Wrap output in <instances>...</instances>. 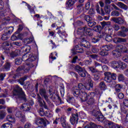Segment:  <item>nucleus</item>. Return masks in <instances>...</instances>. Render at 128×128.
<instances>
[{"mask_svg":"<svg viewBox=\"0 0 128 128\" xmlns=\"http://www.w3.org/2000/svg\"><path fill=\"white\" fill-rule=\"evenodd\" d=\"M77 34L80 36V38H82V43L80 44L81 46H84V48H90L88 46L90 42L86 40L84 38L82 37L84 36H92V32L90 28L88 27L78 28L77 30Z\"/></svg>","mask_w":128,"mask_h":128,"instance_id":"obj_1","label":"nucleus"},{"mask_svg":"<svg viewBox=\"0 0 128 128\" xmlns=\"http://www.w3.org/2000/svg\"><path fill=\"white\" fill-rule=\"evenodd\" d=\"M84 94H86V92H84V86L82 83L78 84V87L75 86L72 88V94L76 98H82Z\"/></svg>","mask_w":128,"mask_h":128,"instance_id":"obj_2","label":"nucleus"},{"mask_svg":"<svg viewBox=\"0 0 128 128\" xmlns=\"http://www.w3.org/2000/svg\"><path fill=\"white\" fill-rule=\"evenodd\" d=\"M13 96H15L16 98H22L24 102H26V96L24 90H22V88L20 87L18 85H16L14 88L13 91Z\"/></svg>","mask_w":128,"mask_h":128,"instance_id":"obj_3","label":"nucleus"},{"mask_svg":"<svg viewBox=\"0 0 128 128\" xmlns=\"http://www.w3.org/2000/svg\"><path fill=\"white\" fill-rule=\"evenodd\" d=\"M96 92H92L88 93H84V96H82V98H84V100H87L86 102L88 104L92 106V104H96V100H95Z\"/></svg>","mask_w":128,"mask_h":128,"instance_id":"obj_4","label":"nucleus"},{"mask_svg":"<svg viewBox=\"0 0 128 128\" xmlns=\"http://www.w3.org/2000/svg\"><path fill=\"white\" fill-rule=\"evenodd\" d=\"M105 78L104 80L106 82H112V80H116V74L115 73H112L110 72H106L104 73Z\"/></svg>","mask_w":128,"mask_h":128,"instance_id":"obj_5","label":"nucleus"},{"mask_svg":"<svg viewBox=\"0 0 128 128\" xmlns=\"http://www.w3.org/2000/svg\"><path fill=\"white\" fill-rule=\"evenodd\" d=\"M114 46L112 44L102 46L101 48V52H100V56H106L108 54V52L110 50H112Z\"/></svg>","mask_w":128,"mask_h":128,"instance_id":"obj_6","label":"nucleus"},{"mask_svg":"<svg viewBox=\"0 0 128 128\" xmlns=\"http://www.w3.org/2000/svg\"><path fill=\"white\" fill-rule=\"evenodd\" d=\"M31 103L24 104L22 105L20 109L23 112H32L34 109L32 108L30 106H34V101L31 100Z\"/></svg>","mask_w":128,"mask_h":128,"instance_id":"obj_7","label":"nucleus"},{"mask_svg":"<svg viewBox=\"0 0 128 128\" xmlns=\"http://www.w3.org/2000/svg\"><path fill=\"white\" fill-rule=\"evenodd\" d=\"M32 64L30 62H25L23 66H20L16 70L17 72H20L22 70H30Z\"/></svg>","mask_w":128,"mask_h":128,"instance_id":"obj_8","label":"nucleus"},{"mask_svg":"<svg viewBox=\"0 0 128 128\" xmlns=\"http://www.w3.org/2000/svg\"><path fill=\"white\" fill-rule=\"evenodd\" d=\"M74 69L76 71L78 72V74L82 76V78H84L86 77V71L84 68L80 67V66L77 65L76 66Z\"/></svg>","mask_w":128,"mask_h":128,"instance_id":"obj_9","label":"nucleus"},{"mask_svg":"<svg viewBox=\"0 0 128 128\" xmlns=\"http://www.w3.org/2000/svg\"><path fill=\"white\" fill-rule=\"evenodd\" d=\"M104 128H122V126L120 125L116 124L115 123L110 121H107L104 124Z\"/></svg>","mask_w":128,"mask_h":128,"instance_id":"obj_10","label":"nucleus"},{"mask_svg":"<svg viewBox=\"0 0 128 128\" xmlns=\"http://www.w3.org/2000/svg\"><path fill=\"white\" fill-rule=\"evenodd\" d=\"M78 122V114H72V116L70 118V122L72 124H76Z\"/></svg>","mask_w":128,"mask_h":128,"instance_id":"obj_11","label":"nucleus"},{"mask_svg":"<svg viewBox=\"0 0 128 128\" xmlns=\"http://www.w3.org/2000/svg\"><path fill=\"white\" fill-rule=\"evenodd\" d=\"M94 116L98 122H104V120H106V118H104L102 112H96L94 114Z\"/></svg>","mask_w":128,"mask_h":128,"instance_id":"obj_12","label":"nucleus"},{"mask_svg":"<svg viewBox=\"0 0 128 128\" xmlns=\"http://www.w3.org/2000/svg\"><path fill=\"white\" fill-rule=\"evenodd\" d=\"M36 124H44V126H46V122L44 118L38 117L35 119Z\"/></svg>","mask_w":128,"mask_h":128,"instance_id":"obj_13","label":"nucleus"},{"mask_svg":"<svg viewBox=\"0 0 128 128\" xmlns=\"http://www.w3.org/2000/svg\"><path fill=\"white\" fill-rule=\"evenodd\" d=\"M112 20L116 24H126L124 20L122 18H112Z\"/></svg>","mask_w":128,"mask_h":128,"instance_id":"obj_14","label":"nucleus"},{"mask_svg":"<svg viewBox=\"0 0 128 128\" xmlns=\"http://www.w3.org/2000/svg\"><path fill=\"white\" fill-rule=\"evenodd\" d=\"M39 92L40 96H42L46 102H48V95L46 94V89H40Z\"/></svg>","mask_w":128,"mask_h":128,"instance_id":"obj_15","label":"nucleus"},{"mask_svg":"<svg viewBox=\"0 0 128 128\" xmlns=\"http://www.w3.org/2000/svg\"><path fill=\"white\" fill-rule=\"evenodd\" d=\"M57 34H59L60 38H64V37L66 38V29L64 28V26H63L62 28L58 30Z\"/></svg>","mask_w":128,"mask_h":128,"instance_id":"obj_16","label":"nucleus"},{"mask_svg":"<svg viewBox=\"0 0 128 128\" xmlns=\"http://www.w3.org/2000/svg\"><path fill=\"white\" fill-rule=\"evenodd\" d=\"M103 37L104 34L99 33L98 36H95L92 38V42L96 44L98 42L100 41V38H102Z\"/></svg>","mask_w":128,"mask_h":128,"instance_id":"obj_17","label":"nucleus"},{"mask_svg":"<svg viewBox=\"0 0 128 128\" xmlns=\"http://www.w3.org/2000/svg\"><path fill=\"white\" fill-rule=\"evenodd\" d=\"M122 112L126 115V118H122V120L123 122H128V110H126L124 108H121Z\"/></svg>","mask_w":128,"mask_h":128,"instance_id":"obj_18","label":"nucleus"},{"mask_svg":"<svg viewBox=\"0 0 128 128\" xmlns=\"http://www.w3.org/2000/svg\"><path fill=\"white\" fill-rule=\"evenodd\" d=\"M84 50L82 48H78V46H76L74 49L72 50V53L73 54H82Z\"/></svg>","mask_w":128,"mask_h":128,"instance_id":"obj_19","label":"nucleus"},{"mask_svg":"<svg viewBox=\"0 0 128 128\" xmlns=\"http://www.w3.org/2000/svg\"><path fill=\"white\" fill-rule=\"evenodd\" d=\"M113 42L115 44H120V42H126V38H114L113 40Z\"/></svg>","mask_w":128,"mask_h":128,"instance_id":"obj_20","label":"nucleus"},{"mask_svg":"<svg viewBox=\"0 0 128 128\" xmlns=\"http://www.w3.org/2000/svg\"><path fill=\"white\" fill-rule=\"evenodd\" d=\"M10 66H12V63L10 62H6L2 68V70L8 72V70H10Z\"/></svg>","mask_w":128,"mask_h":128,"instance_id":"obj_21","label":"nucleus"},{"mask_svg":"<svg viewBox=\"0 0 128 128\" xmlns=\"http://www.w3.org/2000/svg\"><path fill=\"white\" fill-rule=\"evenodd\" d=\"M94 88V82L92 80H90L88 82V84H87L84 87V90H90V88Z\"/></svg>","mask_w":128,"mask_h":128,"instance_id":"obj_22","label":"nucleus"},{"mask_svg":"<svg viewBox=\"0 0 128 128\" xmlns=\"http://www.w3.org/2000/svg\"><path fill=\"white\" fill-rule=\"evenodd\" d=\"M110 64L112 68H120V63L116 61H112L110 62Z\"/></svg>","mask_w":128,"mask_h":128,"instance_id":"obj_23","label":"nucleus"},{"mask_svg":"<svg viewBox=\"0 0 128 128\" xmlns=\"http://www.w3.org/2000/svg\"><path fill=\"white\" fill-rule=\"evenodd\" d=\"M117 5L118 6H119V8H122L125 10H128V6L126 5L125 4H124V3L122 2H118Z\"/></svg>","mask_w":128,"mask_h":128,"instance_id":"obj_24","label":"nucleus"},{"mask_svg":"<svg viewBox=\"0 0 128 128\" xmlns=\"http://www.w3.org/2000/svg\"><path fill=\"white\" fill-rule=\"evenodd\" d=\"M21 50L22 52H28L30 50V46L25 45L22 47Z\"/></svg>","mask_w":128,"mask_h":128,"instance_id":"obj_25","label":"nucleus"},{"mask_svg":"<svg viewBox=\"0 0 128 128\" xmlns=\"http://www.w3.org/2000/svg\"><path fill=\"white\" fill-rule=\"evenodd\" d=\"M6 120L10 122H16V118H14V116L12 115L8 116L6 117Z\"/></svg>","mask_w":128,"mask_h":128,"instance_id":"obj_26","label":"nucleus"},{"mask_svg":"<svg viewBox=\"0 0 128 128\" xmlns=\"http://www.w3.org/2000/svg\"><path fill=\"white\" fill-rule=\"evenodd\" d=\"M67 102H69V104H76V100L72 96H68L67 98Z\"/></svg>","mask_w":128,"mask_h":128,"instance_id":"obj_27","label":"nucleus"},{"mask_svg":"<svg viewBox=\"0 0 128 128\" xmlns=\"http://www.w3.org/2000/svg\"><path fill=\"white\" fill-rule=\"evenodd\" d=\"M116 50H118L119 52H124V48L122 45H118L116 46Z\"/></svg>","mask_w":128,"mask_h":128,"instance_id":"obj_28","label":"nucleus"},{"mask_svg":"<svg viewBox=\"0 0 128 128\" xmlns=\"http://www.w3.org/2000/svg\"><path fill=\"white\" fill-rule=\"evenodd\" d=\"M28 58H26V60H28V62H34V60H36V58L34 56V54L32 53H30L28 54Z\"/></svg>","mask_w":128,"mask_h":128,"instance_id":"obj_29","label":"nucleus"},{"mask_svg":"<svg viewBox=\"0 0 128 128\" xmlns=\"http://www.w3.org/2000/svg\"><path fill=\"white\" fill-rule=\"evenodd\" d=\"M88 68L91 72H92V74L97 72L98 74H100V72H102L98 71V70H96V68H94V66L89 67Z\"/></svg>","mask_w":128,"mask_h":128,"instance_id":"obj_30","label":"nucleus"},{"mask_svg":"<svg viewBox=\"0 0 128 128\" xmlns=\"http://www.w3.org/2000/svg\"><path fill=\"white\" fill-rule=\"evenodd\" d=\"M6 30H8V32H5L6 34H8V36H10L11 34L14 32V27H6Z\"/></svg>","mask_w":128,"mask_h":128,"instance_id":"obj_31","label":"nucleus"},{"mask_svg":"<svg viewBox=\"0 0 128 128\" xmlns=\"http://www.w3.org/2000/svg\"><path fill=\"white\" fill-rule=\"evenodd\" d=\"M76 2V0H68L66 4L69 8H70V6H74Z\"/></svg>","mask_w":128,"mask_h":128,"instance_id":"obj_32","label":"nucleus"},{"mask_svg":"<svg viewBox=\"0 0 128 128\" xmlns=\"http://www.w3.org/2000/svg\"><path fill=\"white\" fill-rule=\"evenodd\" d=\"M84 128H96V124L91 122L88 124L86 125Z\"/></svg>","mask_w":128,"mask_h":128,"instance_id":"obj_33","label":"nucleus"},{"mask_svg":"<svg viewBox=\"0 0 128 128\" xmlns=\"http://www.w3.org/2000/svg\"><path fill=\"white\" fill-rule=\"evenodd\" d=\"M99 88L103 90H106L107 87L106 85V84H104V82H101L99 84Z\"/></svg>","mask_w":128,"mask_h":128,"instance_id":"obj_34","label":"nucleus"},{"mask_svg":"<svg viewBox=\"0 0 128 128\" xmlns=\"http://www.w3.org/2000/svg\"><path fill=\"white\" fill-rule=\"evenodd\" d=\"M101 26H102V28H108V26H110V22H101Z\"/></svg>","mask_w":128,"mask_h":128,"instance_id":"obj_35","label":"nucleus"},{"mask_svg":"<svg viewBox=\"0 0 128 128\" xmlns=\"http://www.w3.org/2000/svg\"><path fill=\"white\" fill-rule=\"evenodd\" d=\"M120 51H118V50H115L112 52V54L114 56H116V58H118V56H120Z\"/></svg>","mask_w":128,"mask_h":128,"instance_id":"obj_36","label":"nucleus"},{"mask_svg":"<svg viewBox=\"0 0 128 128\" xmlns=\"http://www.w3.org/2000/svg\"><path fill=\"white\" fill-rule=\"evenodd\" d=\"M37 96H38V100L39 104H40V106H44V101L42 100V97H40V94H37Z\"/></svg>","mask_w":128,"mask_h":128,"instance_id":"obj_37","label":"nucleus"},{"mask_svg":"<svg viewBox=\"0 0 128 128\" xmlns=\"http://www.w3.org/2000/svg\"><path fill=\"white\" fill-rule=\"evenodd\" d=\"M128 65L126 64L124 62H120L119 63V68L121 70H124V68H126Z\"/></svg>","mask_w":128,"mask_h":128,"instance_id":"obj_38","label":"nucleus"},{"mask_svg":"<svg viewBox=\"0 0 128 128\" xmlns=\"http://www.w3.org/2000/svg\"><path fill=\"white\" fill-rule=\"evenodd\" d=\"M60 90L61 96L64 98V85L60 86Z\"/></svg>","mask_w":128,"mask_h":128,"instance_id":"obj_39","label":"nucleus"},{"mask_svg":"<svg viewBox=\"0 0 128 128\" xmlns=\"http://www.w3.org/2000/svg\"><path fill=\"white\" fill-rule=\"evenodd\" d=\"M6 116V114L4 110H0V120H4V118Z\"/></svg>","mask_w":128,"mask_h":128,"instance_id":"obj_40","label":"nucleus"},{"mask_svg":"<svg viewBox=\"0 0 128 128\" xmlns=\"http://www.w3.org/2000/svg\"><path fill=\"white\" fill-rule=\"evenodd\" d=\"M123 104L124 106V108H125V110H127V112L128 111V99H124L123 101Z\"/></svg>","mask_w":128,"mask_h":128,"instance_id":"obj_41","label":"nucleus"},{"mask_svg":"<svg viewBox=\"0 0 128 128\" xmlns=\"http://www.w3.org/2000/svg\"><path fill=\"white\" fill-rule=\"evenodd\" d=\"M122 88V86L120 84H117L115 86V90L117 92H120Z\"/></svg>","mask_w":128,"mask_h":128,"instance_id":"obj_42","label":"nucleus"},{"mask_svg":"<svg viewBox=\"0 0 128 128\" xmlns=\"http://www.w3.org/2000/svg\"><path fill=\"white\" fill-rule=\"evenodd\" d=\"M104 12L108 14H110V7L108 5L104 6Z\"/></svg>","mask_w":128,"mask_h":128,"instance_id":"obj_43","label":"nucleus"},{"mask_svg":"<svg viewBox=\"0 0 128 128\" xmlns=\"http://www.w3.org/2000/svg\"><path fill=\"white\" fill-rule=\"evenodd\" d=\"M2 127L4 128H12V125L10 122L4 124L2 125Z\"/></svg>","mask_w":128,"mask_h":128,"instance_id":"obj_44","label":"nucleus"},{"mask_svg":"<svg viewBox=\"0 0 128 128\" xmlns=\"http://www.w3.org/2000/svg\"><path fill=\"white\" fill-rule=\"evenodd\" d=\"M8 38H10V36L8 34H6V33L5 32L2 35V40H8Z\"/></svg>","mask_w":128,"mask_h":128,"instance_id":"obj_45","label":"nucleus"},{"mask_svg":"<svg viewBox=\"0 0 128 128\" xmlns=\"http://www.w3.org/2000/svg\"><path fill=\"white\" fill-rule=\"evenodd\" d=\"M126 32L120 30L118 32V35L120 36H122V38H126Z\"/></svg>","mask_w":128,"mask_h":128,"instance_id":"obj_46","label":"nucleus"},{"mask_svg":"<svg viewBox=\"0 0 128 128\" xmlns=\"http://www.w3.org/2000/svg\"><path fill=\"white\" fill-rule=\"evenodd\" d=\"M58 120H60V122H66V116L64 115H62L61 118H58Z\"/></svg>","mask_w":128,"mask_h":128,"instance_id":"obj_47","label":"nucleus"},{"mask_svg":"<svg viewBox=\"0 0 128 128\" xmlns=\"http://www.w3.org/2000/svg\"><path fill=\"white\" fill-rule=\"evenodd\" d=\"M88 26H90V28H92V26H96V22H94V21H90L89 22H88Z\"/></svg>","mask_w":128,"mask_h":128,"instance_id":"obj_48","label":"nucleus"},{"mask_svg":"<svg viewBox=\"0 0 128 128\" xmlns=\"http://www.w3.org/2000/svg\"><path fill=\"white\" fill-rule=\"evenodd\" d=\"M85 20L88 23L90 22L92 20V18L90 17V16L87 15L84 18Z\"/></svg>","mask_w":128,"mask_h":128,"instance_id":"obj_49","label":"nucleus"},{"mask_svg":"<svg viewBox=\"0 0 128 128\" xmlns=\"http://www.w3.org/2000/svg\"><path fill=\"white\" fill-rule=\"evenodd\" d=\"M118 82H124V76L122 74H119L118 76Z\"/></svg>","mask_w":128,"mask_h":128,"instance_id":"obj_50","label":"nucleus"},{"mask_svg":"<svg viewBox=\"0 0 128 128\" xmlns=\"http://www.w3.org/2000/svg\"><path fill=\"white\" fill-rule=\"evenodd\" d=\"M111 16H120V12L116 10L112 11L111 12Z\"/></svg>","mask_w":128,"mask_h":128,"instance_id":"obj_51","label":"nucleus"},{"mask_svg":"<svg viewBox=\"0 0 128 128\" xmlns=\"http://www.w3.org/2000/svg\"><path fill=\"white\" fill-rule=\"evenodd\" d=\"M22 30H24V25L20 24L19 27L17 30V32H15V34H20V32H22Z\"/></svg>","mask_w":128,"mask_h":128,"instance_id":"obj_52","label":"nucleus"},{"mask_svg":"<svg viewBox=\"0 0 128 128\" xmlns=\"http://www.w3.org/2000/svg\"><path fill=\"white\" fill-rule=\"evenodd\" d=\"M46 112H44L43 108H40L39 110V114L40 116H46Z\"/></svg>","mask_w":128,"mask_h":128,"instance_id":"obj_53","label":"nucleus"},{"mask_svg":"<svg viewBox=\"0 0 128 128\" xmlns=\"http://www.w3.org/2000/svg\"><path fill=\"white\" fill-rule=\"evenodd\" d=\"M49 92L50 94V98H51V100H55L56 96V94H52V91H50V90H49Z\"/></svg>","mask_w":128,"mask_h":128,"instance_id":"obj_54","label":"nucleus"},{"mask_svg":"<svg viewBox=\"0 0 128 128\" xmlns=\"http://www.w3.org/2000/svg\"><path fill=\"white\" fill-rule=\"evenodd\" d=\"M6 110L8 114H12V112L14 110V107H8L7 108Z\"/></svg>","mask_w":128,"mask_h":128,"instance_id":"obj_55","label":"nucleus"},{"mask_svg":"<svg viewBox=\"0 0 128 128\" xmlns=\"http://www.w3.org/2000/svg\"><path fill=\"white\" fill-rule=\"evenodd\" d=\"M83 6L84 4H80L77 6V10H78V12H82L84 10V7L82 6Z\"/></svg>","mask_w":128,"mask_h":128,"instance_id":"obj_56","label":"nucleus"},{"mask_svg":"<svg viewBox=\"0 0 128 128\" xmlns=\"http://www.w3.org/2000/svg\"><path fill=\"white\" fill-rule=\"evenodd\" d=\"M112 28L115 30V32H118L120 30V26L118 24H114L112 26Z\"/></svg>","mask_w":128,"mask_h":128,"instance_id":"obj_57","label":"nucleus"},{"mask_svg":"<svg viewBox=\"0 0 128 128\" xmlns=\"http://www.w3.org/2000/svg\"><path fill=\"white\" fill-rule=\"evenodd\" d=\"M79 116H80V118L83 119L86 116V113L80 112H79Z\"/></svg>","mask_w":128,"mask_h":128,"instance_id":"obj_58","label":"nucleus"},{"mask_svg":"<svg viewBox=\"0 0 128 128\" xmlns=\"http://www.w3.org/2000/svg\"><path fill=\"white\" fill-rule=\"evenodd\" d=\"M4 55H1L0 56V64L1 66H2L4 64Z\"/></svg>","mask_w":128,"mask_h":128,"instance_id":"obj_59","label":"nucleus"},{"mask_svg":"<svg viewBox=\"0 0 128 128\" xmlns=\"http://www.w3.org/2000/svg\"><path fill=\"white\" fill-rule=\"evenodd\" d=\"M15 116L16 118H21L22 116H24V114H22L20 111H17L15 114Z\"/></svg>","mask_w":128,"mask_h":128,"instance_id":"obj_60","label":"nucleus"},{"mask_svg":"<svg viewBox=\"0 0 128 128\" xmlns=\"http://www.w3.org/2000/svg\"><path fill=\"white\" fill-rule=\"evenodd\" d=\"M93 78L94 82H98L100 80V75L98 74H94Z\"/></svg>","mask_w":128,"mask_h":128,"instance_id":"obj_61","label":"nucleus"},{"mask_svg":"<svg viewBox=\"0 0 128 128\" xmlns=\"http://www.w3.org/2000/svg\"><path fill=\"white\" fill-rule=\"evenodd\" d=\"M22 59L20 58H16L15 60V64H17L18 66H20L22 64Z\"/></svg>","mask_w":128,"mask_h":128,"instance_id":"obj_62","label":"nucleus"},{"mask_svg":"<svg viewBox=\"0 0 128 128\" xmlns=\"http://www.w3.org/2000/svg\"><path fill=\"white\" fill-rule=\"evenodd\" d=\"M33 41H34V38H29L25 40L24 42H26V44H30V42H33Z\"/></svg>","mask_w":128,"mask_h":128,"instance_id":"obj_63","label":"nucleus"},{"mask_svg":"<svg viewBox=\"0 0 128 128\" xmlns=\"http://www.w3.org/2000/svg\"><path fill=\"white\" fill-rule=\"evenodd\" d=\"M100 26H96L93 28V30L94 32H100Z\"/></svg>","mask_w":128,"mask_h":128,"instance_id":"obj_64","label":"nucleus"}]
</instances>
